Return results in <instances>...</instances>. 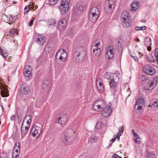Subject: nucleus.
<instances>
[{
	"mask_svg": "<svg viewBox=\"0 0 158 158\" xmlns=\"http://www.w3.org/2000/svg\"><path fill=\"white\" fill-rule=\"evenodd\" d=\"M135 104L136 105H143L145 104V101L144 99L142 98H140L136 100Z\"/></svg>",
	"mask_w": 158,
	"mask_h": 158,
	"instance_id": "cd10ccee",
	"label": "nucleus"
},
{
	"mask_svg": "<svg viewBox=\"0 0 158 158\" xmlns=\"http://www.w3.org/2000/svg\"><path fill=\"white\" fill-rule=\"evenodd\" d=\"M48 26L51 28L54 27L56 24L55 19H48Z\"/></svg>",
	"mask_w": 158,
	"mask_h": 158,
	"instance_id": "b1692460",
	"label": "nucleus"
},
{
	"mask_svg": "<svg viewBox=\"0 0 158 158\" xmlns=\"http://www.w3.org/2000/svg\"><path fill=\"white\" fill-rule=\"evenodd\" d=\"M112 112L111 106H109L108 107L106 106L105 109L102 110L101 113L102 116L104 117H106L110 114Z\"/></svg>",
	"mask_w": 158,
	"mask_h": 158,
	"instance_id": "ddd939ff",
	"label": "nucleus"
},
{
	"mask_svg": "<svg viewBox=\"0 0 158 158\" xmlns=\"http://www.w3.org/2000/svg\"><path fill=\"white\" fill-rule=\"evenodd\" d=\"M67 54L64 49L58 50L56 52L55 58L58 61L64 62L66 60Z\"/></svg>",
	"mask_w": 158,
	"mask_h": 158,
	"instance_id": "f257e3e1",
	"label": "nucleus"
},
{
	"mask_svg": "<svg viewBox=\"0 0 158 158\" xmlns=\"http://www.w3.org/2000/svg\"><path fill=\"white\" fill-rule=\"evenodd\" d=\"M98 15L97 14L89 13V19L92 22H95L98 18Z\"/></svg>",
	"mask_w": 158,
	"mask_h": 158,
	"instance_id": "2eb2a0df",
	"label": "nucleus"
},
{
	"mask_svg": "<svg viewBox=\"0 0 158 158\" xmlns=\"http://www.w3.org/2000/svg\"><path fill=\"white\" fill-rule=\"evenodd\" d=\"M146 27L145 26L141 27L136 26L135 27V30L137 31L144 30L146 29Z\"/></svg>",
	"mask_w": 158,
	"mask_h": 158,
	"instance_id": "a19ab883",
	"label": "nucleus"
},
{
	"mask_svg": "<svg viewBox=\"0 0 158 158\" xmlns=\"http://www.w3.org/2000/svg\"><path fill=\"white\" fill-rule=\"evenodd\" d=\"M17 2H12L11 4H10L8 3L7 4V6H12V5H13V4H16V3Z\"/></svg>",
	"mask_w": 158,
	"mask_h": 158,
	"instance_id": "13d9d810",
	"label": "nucleus"
},
{
	"mask_svg": "<svg viewBox=\"0 0 158 158\" xmlns=\"http://www.w3.org/2000/svg\"><path fill=\"white\" fill-rule=\"evenodd\" d=\"M99 86H97L98 90L100 91H103V90L104 88L103 85L101 82H99Z\"/></svg>",
	"mask_w": 158,
	"mask_h": 158,
	"instance_id": "ea45409f",
	"label": "nucleus"
},
{
	"mask_svg": "<svg viewBox=\"0 0 158 158\" xmlns=\"http://www.w3.org/2000/svg\"><path fill=\"white\" fill-rule=\"evenodd\" d=\"M70 135L68 131H65L61 134V140L62 142L67 144Z\"/></svg>",
	"mask_w": 158,
	"mask_h": 158,
	"instance_id": "f8f14e48",
	"label": "nucleus"
},
{
	"mask_svg": "<svg viewBox=\"0 0 158 158\" xmlns=\"http://www.w3.org/2000/svg\"><path fill=\"white\" fill-rule=\"evenodd\" d=\"M17 31L16 29L14 28L13 29H11L9 31V33H10L12 36V35L14 34L15 33H16Z\"/></svg>",
	"mask_w": 158,
	"mask_h": 158,
	"instance_id": "c03bdc74",
	"label": "nucleus"
},
{
	"mask_svg": "<svg viewBox=\"0 0 158 158\" xmlns=\"http://www.w3.org/2000/svg\"><path fill=\"white\" fill-rule=\"evenodd\" d=\"M112 158H117V155L116 154H114L112 156Z\"/></svg>",
	"mask_w": 158,
	"mask_h": 158,
	"instance_id": "0e129e2a",
	"label": "nucleus"
},
{
	"mask_svg": "<svg viewBox=\"0 0 158 158\" xmlns=\"http://www.w3.org/2000/svg\"><path fill=\"white\" fill-rule=\"evenodd\" d=\"M12 158H18L19 155L18 154H16L15 152H13L12 154Z\"/></svg>",
	"mask_w": 158,
	"mask_h": 158,
	"instance_id": "de8ad7c7",
	"label": "nucleus"
},
{
	"mask_svg": "<svg viewBox=\"0 0 158 158\" xmlns=\"http://www.w3.org/2000/svg\"><path fill=\"white\" fill-rule=\"evenodd\" d=\"M144 45L146 47L148 46L152 45L151 39L148 37H146L144 39Z\"/></svg>",
	"mask_w": 158,
	"mask_h": 158,
	"instance_id": "a878e982",
	"label": "nucleus"
},
{
	"mask_svg": "<svg viewBox=\"0 0 158 158\" xmlns=\"http://www.w3.org/2000/svg\"><path fill=\"white\" fill-rule=\"evenodd\" d=\"M15 116L14 115H12L10 117V119L11 121H13L15 119Z\"/></svg>",
	"mask_w": 158,
	"mask_h": 158,
	"instance_id": "680f3d73",
	"label": "nucleus"
},
{
	"mask_svg": "<svg viewBox=\"0 0 158 158\" xmlns=\"http://www.w3.org/2000/svg\"><path fill=\"white\" fill-rule=\"evenodd\" d=\"M7 87L6 85L1 83L0 89H2L1 91V94L2 97H7L9 96L8 90Z\"/></svg>",
	"mask_w": 158,
	"mask_h": 158,
	"instance_id": "6e6552de",
	"label": "nucleus"
},
{
	"mask_svg": "<svg viewBox=\"0 0 158 158\" xmlns=\"http://www.w3.org/2000/svg\"><path fill=\"white\" fill-rule=\"evenodd\" d=\"M32 68L30 65H27L24 69L23 74L24 76L28 78H31L32 76Z\"/></svg>",
	"mask_w": 158,
	"mask_h": 158,
	"instance_id": "9b49d317",
	"label": "nucleus"
},
{
	"mask_svg": "<svg viewBox=\"0 0 158 158\" xmlns=\"http://www.w3.org/2000/svg\"><path fill=\"white\" fill-rule=\"evenodd\" d=\"M23 124L21 126V136L22 137L23 136V137L25 136V135L27 133V131L23 129Z\"/></svg>",
	"mask_w": 158,
	"mask_h": 158,
	"instance_id": "4c0bfd02",
	"label": "nucleus"
},
{
	"mask_svg": "<svg viewBox=\"0 0 158 158\" xmlns=\"http://www.w3.org/2000/svg\"><path fill=\"white\" fill-rule=\"evenodd\" d=\"M29 11V9L27 8V6H26L24 9V13L26 14Z\"/></svg>",
	"mask_w": 158,
	"mask_h": 158,
	"instance_id": "5fc2aeb1",
	"label": "nucleus"
},
{
	"mask_svg": "<svg viewBox=\"0 0 158 158\" xmlns=\"http://www.w3.org/2000/svg\"><path fill=\"white\" fill-rule=\"evenodd\" d=\"M144 73L148 75H153L155 73V70L153 67L149 65H146L143 68Z\"/></svg>",
	"mask_w": 158,
	"mask_h": 158,
	"instance_id": "1a4fd4ad",
	"label": "nucleus"
},
{
	"mask_svg": "<svg viewBox=\"0 0 158 158\" xmlns=\"http://www.w3.org/2000/svg\"><path fill=\"white\" fill-rule=\"evenodd\" d=\"M114 77L111 79V81L109 82V85L110 88L112 89H114L116 87V82L114 81V80L117 78L118 80L119 77L117 74H114L113 75Z\"/></svg>",
	"mask_w": 158,
	"mask_h": 158,
	"instance_id": "4468645a",
	"label": "nucleus"
},
{
	"mask_svg": "<svg viewBox=\"0 0 158 158\" xmlns=\"http://www.w3.org/2000/svg\"><path fill=\"white\" fill-rule=\"evenodd\" d=\"M17 118L18 121H21L22 119V114H17Z\"/></svg>",
	"mask_w": 158,
	"mask_h": 158,
	"instance_id": "8fccbe9b",
	"label": "nucleus"
},
{
	"mask_svg": "<svg viewBox=\"0 0 158 158\" xmlns=\"http://www.w3.org/2000/svg\"><path fill=\"white\" fill-rule=\"evenodd\" d=\"M87 5V2L85 1H79L75 5V8L78 10L80 14L81 12L84 11Z\"/></svg>",
	"mask_w": 158,
	"mask_h": 158,
	"instance_id": "0eeeda50",
	"label": "nucleus"
},
{
	"mask_svg": "<svg viewBox=\"0 0 158 158\" xmlns=\"http://www.w3.org/2000/svg\"><path fill=\"white\" fill-rule=\"evenodd\" d=\"M20 91L21 93L24 95H27L31 92V89L29 86L26 84L21 85Z\"/></svg>",
	"mask_w": 158,
	"mask_h": 158,
	"instance_id": "9d476101",
	"label": "nucleus"
},
{
	"mask_svg": "<svg viewBox=\"0 0 158 158\" xmlns=\"http://www.w3.org/2000/svg\"><path fill=\"white\" fill-rule=\"evenodd\" d=\"M122 25L125 28L129 27L131 26V19H126L125 21L121 20Z\"/></svg>",
	"mask_w": 158,
	"mask_h": 158,
	"instance_id": "dca6fc26",
	"label": "nucleus"
},
{
	"mask_svg": "<svg viewBox=\"0 0 158 158\" xmlns=\"http://www.w3.org/2000/svg\"><path fill=\"white\" fill-rule=\"evenodd\" d=\"M139 3L138 1H133L131 4V8L133 10H136L139 8Z\"/></svg>",
	"mask_w": 158,
	"mask_h": 158,
	"instance_id": "4be33fe9",
	"label": "nucleus"
},
{
	"mask_svg": "<svg viewBox=\"0 0 158 158\" xmlns=\"http://www.w3.org/2000/svg\"><path fill=\"white\" fill-rule=\"evenodd\" d=\"M0 158H8L7 156L5 154L3 157H2V156H0Z\"/></svg>",
	"mask_w": 158,
	"mask_h": 158,
	"instance_id": "338daca9",
	"label": "nucleus"
},
{
	"mask_svg": "<svg viewBox=\"0 0 158 158\" xmlns=\"http://www.w3.org/2000/svg\"><path fill=\"white\" fill-rule=\"evenodd\" d=\"M58 1H45L44 4H49L51 6H53Z\"/></svg>",
	"mask_w": 158,
	"mask_h": 158,
	"instance_id": "2f4dec72",
	"label": "nucleus"
},
{
	"mask_svg": "<svg viewBox=\"0 0 158 158\" xmlns=\"http://www.w3.org/2000/svg\"><path fill=\"white\" fill-rule=\"evenodd\" d=\"M129 19L130 18L129 12L126 10L123 11L121 15V20L125 21L126 19Z\"/></svg>",
	"mask_w": 158,
	"mask_h": 158,
	"instance_id": "6ab92c4d",
	"label": "nucleus"
},
{
	"mask_svg": "<svg viewBox=\"0 0 158 158\" xmlns=\"http://www.w3.org/2000/svg\"><path fill=\"white\" fill-rule=\"evenodd\" d=\"M42 132V129L41 127L37 126L36 125H34L31 131V134L33 137L38 138Z\"/></svg>",
	"mask_w": 158,
	"mask_h": 158,
	"instance_id": "39448f33",
	"label": "nucleus"
},
{
	"mask_svg": "<svg viewBox=\"0 0 158 158\" xmlns=\"http://www.w3.org/2000/svg\"><path fill=\"white\" fill-rule=\"evenodd\" d=\"M51 84L49 81H46L43 84L42 87L43 89L45 91H48L51 87Z\"/></svg>",
	"mask_w": 158,
	"mask_h": 158,
	"instance_id": "aec40b11",
	"label": "nucleus"
},
{
	"mask_svg": "<svg viewBox=\"0 0 158 158\" xmlns=\"http://www.w3.org/2000/svg\"><path fill=\"white\" fill-rule=\"evenodd\" d=\"M146 157L147 158H154L155 157V155L154 153H151L148 151L147 152Z\"/></svg>",
	"mask_w": 158,
	"mask_h": 158,
	"instance_id": "7c9ffc66",
	"label": "nucleus"
},
{
	"mask_svg": "<svg viewBox=\"0 0 158 158\" xmlns=\"http://www.w3.org/2000/svg\"><path fill=\"white\" fill-rule=\"evenodd\" d=\"M115 6L114 1H107L104 8V12L106 14H109L114 9Z\"/></svg>",
	"mask_w": 158,
	"mask_h": 158,
	"instance_id": "20e7f679",
	"label": "nucleus"
},
{
	"mask_svg": "<svg viewBox=\"0 0 158 158\" xmlns=\"http://www.w3.org/2000/svg\"><path fill=\"white\" fill-rule=\"evenodd\" d=\"M158 80V76L153 77H152V80L151 81L154 84H155V85H156L157 83Z\"/></svg>",
	"mask_w": 158,
	"mask_h": 158,
	"instance_id": "f704fd0d",
	"label": "nucleus"
},
{
	"mask_svg": "<svg viewBox=\"0 0 158 158\" xmlns=\"http://www.w3.org/2000/svg\"><path fill=\"white\" fill-rule=\"evenodd\" d=\"M45 41L44 37L40 36L38 38H35V41L36 42L40 45H43Z\"/></svg>",
	"mask_w": 158,
	"mask_h": 158,
	"instance_id": "a211bd4d",
	"label": "nucleus"
},
{
	"mask_svg": "<svg viewBox=\"0 0 158 158\" xmlns=\"http://www.w3.org/2000/svg\"><path fill=\"white\" fill-rule=\"evenodd\" d=\"M34 21V20L33 19H32L30 21V23H29V26H31L33 24V22Z\"/></svg>",
	"mask_w": 158,
	"mask_h": 158,
	"instance_id": "4d7b16f0",
	"label": "nucleus"
},
{
	"mask_svg": "<svg viewBox=\"0 0 158 158\" xmlns=\"http://www.w3.org/2000/svg\"><path fill=\"white\" fill-rule=\"evenodd\" d=\"M156 85L151 81L148 83L147 85L145 86V88L146 90H150L155 87Z\"/></svg>",
	"mask_w": 158,
	"mask_h": 158,
	"instance_id": "412c9836",
	"label": "nucleus"
},
{
	"mask_svg": "<svg viewBox=\"0 0 158 158\" xmlns=\"http://www.w3.org/2000/svg\"><path fill=\"white\" fill-rule=\"evenodd\" d=\"M106 56L107 58L111 59L114 56V53L110 47H108L106 52Z\"/></svg>",
	"mask_w": 158,
	"mask_h": 158,
	"instance_id": "f3484780",
	"label": "nucleus"
},
{
	"mask_svg": "<svg viewBox=\"0 0 158 158\" xmlns=\"http://www.w3.org/2000/svg\"><path fill=\"white\" fill-rule=\"evenodd\" d=\"M124 129V127L123 126L119 127L118 128V132L119 133H123Z\"/></svg>",
	"mask_w": 158,
	"mask_h": 158,
	"instance_id": "09e8293b",
	"label": "nucleus"
},
{
	"mask_svg": "<svg viewBox=\"0 0 158 158\" xmlns=\"http://www.w3.org/2000/svg\"><path fill=\"white\" fill-rule=\"evenodd\" d=\"M29 127H30V125H29L28 126H26L25 127V130L28 131V130Z\"/></svg>",
	"mask_w": 158,
	"mask_h": 158,
	"instance_id": "69168bd1",
	"label": "nucleus"
},
{
	"mask_svg": "<svg viewBox=\"0 0 158 158\" xmlns=\"http://www.w3.org/2000/svg\"><path fill=\"white\" fill-rule=\"evenodd\" d=\"M15 16L14 17L13 15H10V16L9 17L8 16L7 17V21L8 22H15V20L14 21V17H15Z\"/></svg>",
	"mask_w": 158,
	"mask_h": 158,
	"instance_id": "58836bf2",
	"label": "nucleus"
},
{
	"mask_svg": "<svg viewBox=\"0 0 158 158\" xmlns=\"http://www.w3.org/2000/svg\"><path fill=\"white\" fill-rule=\"evenodd\" d=\"M154 55L155 56H158V48H156L155 50Z\"/></svg>",
	"mask_w": 158,
	"mask_h": 158,
	"instance_id": "6e6d98bb",
	"label": "nucleus"
},
{
	"mask_svg": "<svg viewBox=\"0 0 158 158\" xmlns=\"http://www.w3.org/2000/svg\"><path fill=\"white\" fill-rule=\"evenodd\" d=\"M142 105H136V104H135V105L134 108L135 109V110H141L142 109Z\"/></svg>",
	"mask_w": 158,
	"mask_h": 158,
	"instance_id": "37998d69",
	"label": "nucleus"
},
{
	"mask_svg": "<svg viewBox=\"0 0 158 158\" xmlns=\"http://www.w3.org/2000/svg\"><path fill=\"white\" fill-rule=\"evenodd\" d=\"M27 118H28V120L27 121V124L30 125V124L31 123V117L30 115H27L25 116L24 119L23 120V122L24 121V120L26 119Z\"/></svg>",
	"mask_w": 158,
	"mask_h": 158,
	"instance_id": "e433bc0d",
	"label": "nucleus"
},
{
	"mask_svg": "<svg viewBox=\"0 0 158 158\" xmlns=\"http://www.w3.org/2000/svg\"><path fill=\"white\" fill-rule=\"evenodd\" d=\"M7 52L6 50L2 49L1 47H0V54L3 57L5 58L7 56Z\"/></svg>",
	"mask_w": 158,
	"mask_h": 158,
	"instance_id": "c756f323",
	"label": "nucleus"
},
{
	"mask_svg": "<svg viewBox=\"0 0 158 158\" xmlns=\"http://www.w3.org/2000/svg\"><path fill=\"white\" fill-rule=\"evenodd\" d=\"M89 13L97 14V15H98L99 14V9L96 7H94L91 9Z\"/></svg>",
	"mask_w": 158,
	"mask_h": 158,
	"instance_id": "bb28decb",
	"label": "nucleus"
},
{
	"mask_svg": "<svg viewBox=\"0 0 158 158\" xmlns=\"http://www.w3.org/2000/svg\"><path fill=\"white\" fill-rule=\"evenodd\" d=\"M147 50L148 51H151V47L150 46H148Z\"/></svg>",
	"mask_w": 158,
	"mask_h": 158,
	"instance_id": "e2e57ef3",
	"label": "nucleus"
},
{
	"mask_svg": "<svg viewBox=\"0 0 158 158\" xmlns=\"http://www.w3.org/2000/svg\"><path fill=\"white\" fill-rule=\"evenodd\" d=\"M147 60L148 61L150 62H155V60L153 58V56L152 54H150L147 57Z\"/></svg>",
	"mask_w": 158,
	"mask_h": 158,
	"instance_id": "72a5a7b5",
	"label": "nucleus"
},
{
	"mask_svg": "<svg viewBox=\"0 0 158 158\" xmlns=\"http://www.w3.org/2000/svg\"><path fill=\"white\" fill-rule=\"evenodd\" d=\"M139 78L142 81H145L147 80V78L146 77V75H142L139 77Z\"/></svg>",
	"mask_w": 158,
	"mask_h": 158,
	"instance_id": "a18cd8bd",
	"label": "nucleus"
},
{
	"mask_svg": "<svg viewBox=\"0 0 158 158\" xmlns=\"http://www.w3.org/2000/svg\"><path fill=\"white\" fill-rule=\"evenodd\" d=\"M101 49L100 48L97 47L93 50V52L96 56H99L101 53Z\"/></svg>",
	"mask_w": 158,
	"mask_h": 158,
	"instance_id": "c85d7f7f",
	"label": "nucleus"
},
{
	"mask_svg": "<svg viewBox=\"0 0 158 158\" xmlns=\"http://www.w3.org/2000/svg\"><path fill=\"white\" fill-rule=\"evenodd\" d=\"M94 43L95 44L94 46L96 47H97L100 44V41L99 40H97Z\"/></svg>",
	"mask_w": 158,
	"mask_h": 158,
	"instance_id": "603ef678",
	"label": "nucleus"
},
{
	"mask_svg": "<svg viewBox=\"0 0 158 158\" xmlns=\"http://www.w3.org/2000/svg\"><path fill=\"white\" fill-rule=\"evenodd\" d=\"M130 56H132V57H133L134 60L135 61H136V60H138V59H137V57L136 56H134L133 55H130Z\"/></svg>",
	"mask_w": 158,
	"mask_h": 158,
	"instance_id": "052dcab7",
	"label": "nucleus"
},
{
	"mask_svg": "<svg viewBox=\"0 0 158 158\" xmlns=\"http://www.w3.org/2000/svg\"><path fill=\"white\" fill-rule=\"evenodd\" d=\"M156 60L157 62V64H158V56H155Z\"/></svg>",
	"mask_w": 158,
	"mask_h": 158,
	"instance_id": "774afa93",
	"label": "nucleus"
},
{
	"mask_svg": "<svg viewBox=\"0 0 158 158\" xmlns=\"http://www.w3.org/2000/svg\"><path fill=\"white\" fill-rule=\"evenodd\" d=\"M117 137H115V138L112 139L110 140V142L113 143L116 140V139L117 138Z\"/></svg>",
	"mask_w": 158,
	"mask_h": 158,
	"instance_id": "bf43d9fd",
	"label": "nucleus"
},
{
	"mask_svg": "<svg viewBox=\"0 0 158 158\" xmlns=\"http://www.w3.org/2000/svg\"><path fill=\"white\" fill-rule=\"evenodd\" d=\"M15 148H17L19 150H20V143L19 142H17L14 145Z\"/></svg>",
	"mask_w": 158,
	"mask_h": 158,
	"instance_id": "79ce46f5",
	"label": "nucleus"
},
{
	"mask_svg": "<svg viewBox=\"0 0 158 158\" xmlns=\"http://www.w3.org/2000/svg\"><path fill=\"white\" fill-rule=\"evenodd\" d=\"M153 106L154 107H158V102L157 101H155L153 102L152 105V107Z\"/></svg>",
	"mask_w": 158,
	"mask_h": 158,
	"instance_id": "49530a36",
	"label": "nucleus"
},
{
	"mask_svg": "<svg viewBox=\"0 0 158 158\" xmlns=\"http://www.w3.org/2000/svg\"><path fill=\"white\" fill-rule=\"evenodd\" d=\"M95 137H96L95 136ZM89 141H90L91 142H95L96 141V139L95 138V137H92L91 138H90L89 139Z\"/></svg>",
	"mask_w": 158,
	"mask_h": 158,
	"instance_id": "3c124183",
	"label": "nucleus"
},
{
	"mask_svg": "<svg viewBox=\"0 0 158 158\" xmlns=\"http://www.w3.org/2000/svg\"><path fill=\"white\" fill-rule=\"evenodd\" d=\"M77 30L76 28H73L71 29L70 30H68L67 33V35L69 36L70 35L71 37L73 36V35L77 32Z\"/></svg>",
	"mask_w": 158,
	"mask_h": 158,
	"instance_id": "393cba45",
	"label": "nucleus"
},
{
	"mask_svg": "<svg viewBox=\"0 0 158 158\" xmlns=\"http://www.w3.org/2000/svg\"><path fill=\"white\" fill-rule=\"evenodd\" d=\"M70 1H62L59 7L60 10L61 14L65 15L68 12Z\"/></svg>",
	"mask_w": 158,
	"mask_h": 158,
	"instance_id": "f03ea898",
	"label": "nucleus"
},
{
	"mask_svg": "<svg viewBox=\"0 0 158 158\" xmlns=\"http://www.w3.org/2000/svg\"><path fill=\"white\" fill-rule=\"evenodd\" d=\"M58 25L59 27L60 28L62 27L63 29H64V27L67 25V22L66 19H64L60 21L58 23Z\"/></svg>",
	"mask_w": 158,
	"mask_h": 158,
	"instance_id": "5701e85b",
	"label": "nucleus"
},
{
	"mask_svg": "<svg viewBox=\"0 0 158 158\" xmlns=\"http://www.w3.org/2000/svg\"><path fill=\"white\" fill-rule=\"evenodd\" d=\"M107 106L105 102L102 100H98L95 102L93 105V108L96 111H99L101 110H103Z\"/></svg>",
	"mask_w": 158,
	"mask_h": 158,
	"instance_id": "7ed1b4c3",
	"label": "nucleus"
},
{
	"mask_svg": "<svg viewBox=\"0 0 158 158\" xmlns=\"http://www.w3.org/2000/svg\"><path fill=\"white\" fill-rule=\"evenodd\" d=\"M84 51V48L81 46H79L76 48V52L74 54V57L75 60L77 62H80L82 59L79 58L80 56L81 53Z\"/></svg>",
	"mask_w": 158,
	"mask_h": 158,
	"instance_id": "423d86ee",
	"label": "nucleus"
},
{
	"mask_svg": "<svg viewBox=\"0 0 158 158\" xmlns=\"http://www.w3.org/2000/svg\"><path fill=\"white\" fill-rule=\"evenodd\" d=\"M49 48L50 49V51H52V53L53 54L57 50V48L56 45H52L49 47Z\"/></svg>",
	"mask_w": 158,
	"mask_h": 158,
	"instance_id": "473e14b6",
	"label": "nucleus"
},
{
	"mask_svg": "<svg viewBox=\"0 0 158 158\" xmlns=\"http://www.w3.org/2000/svg\"><path fill=\"white\" fill-rule=\"evenodd\" d=\"M134 140L135 143L139 144L141 143V141L140 139V137L137 135V136H135L134 138Z\"/></svg>",
	"mask_w": 158,
	"mask_h": 158,
	"instance_id": "c9c22d12",
	"label": "nucleus"
},
{
	"mask_svg": "<svg viewBox=\"0 0 158 158\" xmlns=\"http://www.w3.org/2000/svg\"><path fill=\"white\" fill-rule=\"evenodd\" d=\"M20 150H19L18 149H17V148H15V147H14L13 150V152H16V154H19V153Z\"/></svg>",
	"mask_w": 158,
	"mask_h": 158,
	"instance_id": "864d4df0",
	"label": "nucleus"
}]
</instances>
